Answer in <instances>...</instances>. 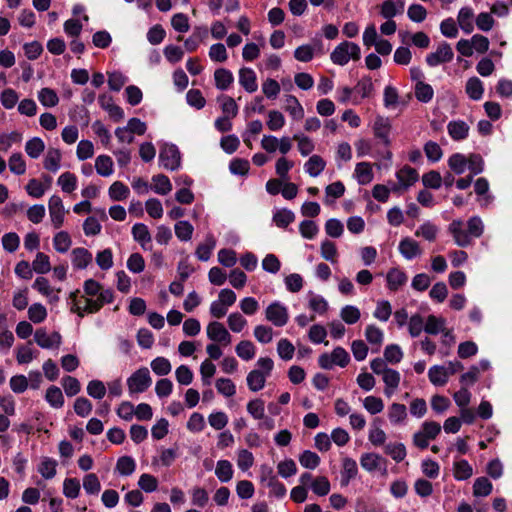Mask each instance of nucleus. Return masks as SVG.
I'll use <instances>...</instances> for the list:
<instances>
[{
    "instance_id": "obj_1",
    "label": "nucleus",
    "mask_w": 512,
    "mask_h": 512,
    "mask_svg": "<svg viewBox=\"0 0 512 512\" xmlns=\"http://www.w3.org/2000/svg\"><path fill=\"white\" fill-rule=\"evenodd\" d=\"M468 230L463 229V221L453 220L448 227L455 243L460 247H467L472 243V238H479L484 232V224L479 216H473L467 221Z\"/></svg>"
},
{
    "instance_id": "obj_2",
    "label": "nucleus",
    "mask_w": 512,
    "mask_h": 512,
    "mask_svg": "<svg viewBox=\"0 0 512 512\" xmlns=\"http://www.w3.org/2000/svg\"><path fill=\"white\" fill-rule=\"evenodd\" d=\"M257 366L258 369L250 371L246 378L248 388L253 392L260 391L264 388L266 379L273 370L274 362L269 357H260L257 360Z\"/></svg>"
},
{
    "instance_id": "obj_3",
    "label": "nucleus",
    "mask_w": 512,
    "mask_h": 512,
    "mask_svg": "<svg viewBox=\"0 0 512 512\" xmlns=\"http://www.w3.org/2000/svg\"><path fill=\"white\" fill-rule=\"evenodd\" d=\"M360 58V46L350 41L339 43L330 54L331 61L339 66H344L348 64L349 61H358Z\"/></svg>"
},
{
    "instance_id": "obj_4",
    "label": "nucleus",
    "mask_w": 512,
    "mask_h": 512,
    "mask_svg": "<svg viewBox=\"0 0 512 512\" xmlns=\"http://www.w3.org/2000/svg\"><path fill=\"white\" fill-rule=\"evenodd\" d=\"M114 295L112 290L106 289L100 295H96L92 298H85V305L83 308L76 306L73 309V313H76L79 317H84L85 314H93L98 312L104 304L113 302Z\"/></svg>"
},
{
    "instance_id": "obj_5",
    "label": "nucleus",
    "mask_w": 512,
    "mask_h": 512,
    "mask_svg": "<svg viewBox=\"0 0 512 512\" xmlns=\"http://www.w3.org/2000/svg\"><path fill=\"white\" fill-rule=\"evenodd\" d=\"M126 384L130 395L145 392L152 384L149 369L140 367L127 378Z\"/></svg>"
},
{
    "instance_id": "obj_6",
    "label": "nucleus",
    "mask_w": 512,
    "mask_h": 512,
    "mask_svg": "<svg viewBox=\"0 0 512 512\" xmlns=\"http://www.w3.org/2000/svg\"><path fill=\"white\" fill-rule=\"evenodd\" d=\"M441 432V426L435 421H425L421 425V429L413 435V444L425 449L429 445L430 440H434Z\"/></svg>"
},
{
    "instance_id": "obj_7",
    "label": "nucleus",
    "mask_w": 512,
    "mask_h": 512,
    "mask_svg": "<svg viewBox=\"0 0 512 512\" xmlns=\"http://www.w3.org/2000/svg\"><path fill=\"white\" fill-rule=\"evenodd\" d=\"M159 163L166 170H177L181 166V155L177 146L164 144L159 153Z\"/></svg>"
},
{
    "instance_id": "obj_8",
    "label": "nucleus",
    "mask_w": 512,
    "mask_h": 512,
    "mask_svg": "<svg viewBox=\"0 0 512 512\" xmlns=\"http://www.w3.org/2000/svg\"><path fill=\"white\" fill-rule=\"evenodd\" d=\"M349 361V354L342 347H336L331 354L323 353L318 359L319 366L326 370L332 369L334 365L345 367Z\"/></svg>"
},
{
    "instance_id": "obj_9",
    "label": "nucleus",
    "mask_w": 512,
    "mask_h": 512,
    "mask_svg": "<svg viewBox=\"0 0 512 512\" xmlns=\"http://www.w3.org/2000/svg\"><path fill=\"white\" fill-rule=\"evenodd\" d=\"M48 212L52 226L59 229L64 224L65 215L68 212L60 196L52 195L49 198Z\"/></svg>"
},
{
    "instance_id": "obj_10",
    "label": "nucleus",
    "mask_w": 512,
    "mask_h": 512,
    "mask_svg": "<svg viewBox=\"0 0 512 512\" xmlns=\"http://www.w3.org/2000/svg\"><path fill=\"white\" fill-rule=\"evenodd\" d=\"M265 317L276 327L286 325L289 319L287 308L277 301L268 305L265 310Z\"/></svg>"
},
{
    "instance_id": "obj_11",
    "label": "nucleus",
    "mask_w": 512,
    "mask_h": 512,
    "mask_svg": "<svg viewBox=\"0 0 512 512\" xmlns=\"http://www.w3.org/2000/svg\"><path fill=\"white\" fill-rule=\"evenodd\" d=\"M206 334L211 341L224 346L230 345L232 342L231 334L225 326L218 321H212L207 325Z\"/></svg>"
},
{
    "instance_id": "obj_12",
    "label": "nucleus",
    "mask_w": 512,
    "mask_h": 512,
    "mask_svg": "<svg viewBox=\"0 0 512 512\" xmlns=\"http://www.w3.org/2000/svg\"><path fill=\"white\" fill-rule=\"evenodd\" d=\"M396 177L398 180L397 184H393L391 186V190L393 192H398L400 190H406L410 186H412L415 182H417L419 178V174L416 169L410 166H404L396 173Z\"/></svg>"
},
{
    "instance_id": "obj_13",
    "label": "nucleus",
    "mask_w": 512,
    "mask_h": 512,
    "mask_svg": "<svg viewBox=\"0 0 512 512\" xmlns=\"http://www.w3.org/2000/svg\"><path fill=\"white\" fill-rule=\"evenodd\" d=\"M454 53L451 46L447 42H442L435 52L426 56V63L430 67H436L443 63H448L453 59Z\"/></svg>"
},
{
    "instance_id": "obj_14",
    "label": "nucleus",
    "mask_w": 512,
    "mask_h": 512,
    "mask_svg": "<svg viewBox=\"0 0 512 512\" xmlns=\"http://www.w3.org/2000/svg\"><path fill=\"white\" fill-rule=\"evenodd\" d=\"M391 127L392 126L390 120L383 116H377L373 123L372 129L374 136L379 139L385 146H389L391 144Z\"/></svg>"
},
{
    "instance_id": "obj_15",
    "label": "nucleus",
    "mask_w": 512,
    "mask_h": 512,
    "mask_svg": "<svg viewBox=\"0 0 512 512\" xmlns=\"http://www.w3.org/2000/svg\"><path fill=\"white\" fill-rule=\"evenodd\" d=\"M398 250L402 257L406 260H412L416 257H419L423 252L419 243L410 237L401 239L399 242Z\"/></svg>"
},
{
    "instance_id": "obj_16",
    "label": "nucleus",
    "mask_w": 512,
    "mask_h": 512,
    "mask_svg": "<svg viewBox=\"0 0 512 512\" xmlns=\"http://www.w3.org/2000/svg\"><path fill=\"white\" fill-rule=\"evenodd\" d=\"M35 342L44 349L58 347L61 344V335L58 332L48 334L45 329H37L34 334Z\"/></svg>"
},
{
    "instance_id": "obj_17",
    "label": "nucleus",
    "mask_w": 512,
    "mask_h": 512,
    "mask_svg": "<svg viewBox=\"0 0 512 512\" xmlns=\"http://www.w3.org/2000/svg\"><path fill=\"white\" fill-rule=\"evenodd\" d=\"M71 262L75 269H86L93 260L92 253L86 248L77 247L71 251Z\"/></svg>"
},
{
    "instance_id": "obj_18",
    "label": "nucleus",
    "mask_w": 512,
    "mask_h": 512,
    "mask_svg": "<svg viewBox=\"0 0 512 512\" xmlns=\"http://www.w3.org/2000/svg\"><path fill=\"white\" fill-rule=\"evenodd\" d=\"M239 84L248 93H254L258 89L257 76L253 69L243 67L238 73Z\"/></svg>"
},
{
    "instance_id": "obj_19",
    "label": "nucleus",
    "mask_w": 512,
    "mask_h": 512,
    "mask_svg": "<svg viewBox=\"0 0 512 512\" xmlns=\"http://www.w3.org/2000/svg\"><path fill=\"white\" fill-rule=\"evenodd\" d=\"M132 236L133 239L140 244V246L144 250L151 249V234L150 231L144 223H136L132 227Z\"/></svg>"
},
{
    "instance_id": "obj_20",
    "label": "nucleus",
    "mask_w": 512,
    "mask_h": 512,
    "mask_svg": "<svg viewBox=\"0 0 512 512\" xmlns=\"http://www.w3.org/2000/svg\"><path fill=\"white\" fill-rule=\"evenodd\" d=\"M406 273L399 268H392L387 272V287L391 291H397L407 283Z\"/></svg>"
},
{
    "instance_id": "obj_21",
    "label": "nucleus",
    "mask_w": 512,
    "mask_h": 512,
    "mask_svg": "<svg viewBox=\"0 0 512 512\" xmlns=\"http://www.w3.org/2000/svg\"><path fill=\"white\" fill-rule=\"evenodd\" d=\"M385 464L386 460L376 453H364L360 458L361 467L368 472L376 471Z\"/></svg>"
},
{
    "instance_id": "obj_22",
    "label": "nucleus",
    "mask_w": 512,
    "mask_h": 512,
    "mask_svg": "<svg viewBox=\"0 0 512 512\" xmlns=\"http://www.w3.org/2000/svg\"><path fill=\"white\" fill-rule=\"evenodd\" d=\"M383 382L385 383L384 393L387 397H390L394 394L396 389L400 384V373L394 369L388 368L382 374Z\"/></svg>"
},
{
    "instance_id": "obj_23",
    "label": "nucleus",
    "mask_w": 512,
    "mask_h": 512,
    "mask_svg": "<svg viewBox=\"0 0 512 512\" xmlns=\"http://www.w3.org/2000/svg\"><path fill=\"white\" fill-rule=\"evenodd\" d=\"M388 419L394 426L404 425L407 419V409L404 404L392 403L388 408Z\"/></svg>"
},
{
    "instance_id": "obj_24",
    "label": "nucleus",
    "mask_w": 512,
    "mask_h": 512,
    "mask_svg": "<svg viewBox=\"0 0 512 512\" xmlns=\"http://www.w3.org/2000/svg\"><path fill=\"white\" fill-rule=\"evenodd\" d=\"M326 162L319 155H312L304 164V170L311 177H318L325 169Z\"/></svg>"
},
{
    "instance_id": "obj_25",
    "label": "nucleus",
    "mask_w": 512,
    "mask_h": 512,
    "mask_svg": "<svg viewBox=\"0 0 512 512\" xmlns=\"http://www.w3.org/2000/svg\"><path fill=\"white\" fill-rule=\"evenodd\" d=\"M430 382L435 386H444L449 378V370L445 366L434 365L428 371Z\"/></svg>"
},
{
    "instance_id": "obj_26",
    "label": "nucleus",
    "mask_w": 512,
    "mask_h": 512,
    "mask_svg": "<svg viewBox=\"0 0 512 512\" xmlns=\"http://www.w3.org/2000/svg\"><path fill=\"white\" fill-rule=\"evenodd\" d=\"M474 11L471 7H462L457 15V22L460 28L467 34L474 30L473 25Z\"/></svg>"
},
{
    "instance_id": "obj_27",
    "label": "nucleus",
    "mask_w": 512,
    "mask_h": 512,
    "mask_svg": "<svg viewBox=\"0 0 512 512\" xmlns=\"http://www.w3.org/2000/svg\"><path fill=\"white\" fill-rule=\"evenodd\" d=\"M284 109L294 120H301L304 118V108L299 100L293 95H287L285 97Z\"/></svg>"
},
{
    "instance_id": "obj_28",
    "label": "nucleus",
    "mask_w": 512,
    "mask_h": 512,
    "mask_svg": "<svg viewBox=\"0 0 512 512\" xmlns=\"http://www.w3.org/2000/svg\"><path fill=\"white\" fill-rule=\"evenodd\" d=\"M474 189L477 195L482 196V198L480 199L481 206L487 207L493 202L494 197L488 193L489 182L486 178H478L475 181Z\"/></svg>"
},
{
    "instance_id": "obj_29",
    "label": "nucleus",
    "mask_w": 512,
    "mask_h": 512,
    "mask_svg": "<svg viewBox=\"0 0 512 512\" xmlns=\"http://www.w3.org/2000/svg\"><path fill=\"white\" fill-rule=\"evenodd\" d=\"M368 439L374 446H382L385 444L387 436L385 431L380 427V420L374 419L368 433Z\"/></svg>"
},
{
    "instance_id": "obj_30",
    "label": "nucleus",
    "mask_w": 512,
    "mask_h": 512,
    "mask_svg": "<svg viewBox=\"0 0 512 512\" xmlns=\"http://www.w3.org/2000/svg\"><path fill=\"white\" fill-rule=\"evenodd\" d=\"M214 81L217 89L227 90L234 81L231 71L225 68H218L214 72Z\"/></svg>"
},
{
    "instance_id": "obj_31",
    "label": "nucleus",
    "mask_w": 512,
    "mask_h": 512,
    "mask_svg": "<svg viewBox=\"0 0 512 512\" xmlns=\"http://www.w3.org/2000/svg\"><path fill=\"white\" fill-rule=\"evenodd\" d=\"M354 176L360 185L369 184L373 180V171L370 163H358L355 167Z\"/></svg>"
},
{
    "instance_id": "obj_32",
    "label": "nucleus",
    "mask_w": 512,
    "mask_h": 512,
    "mask_svg": "<svg viewBox=\"0 0 512 512\" xmlns=\"http://www.w3.org/2000/svg\"><path fill=\"white\" fill-rule=\"evenodd\" d=\"M151 190H153L158 195L169 194L172 191V184L170 179L164 174L154 175L152 177Z\"/></svg>"
},
{
    "instance_id": "obj_33",
    "label": "nucleus",
    "mask_w": 512,
    "mask_h": 512,
    "mask_svg": "<svg viewBox=\"0 0 512 512\" xmlns=\"http://www.w3.org/2000/svg\"><path fill=\"white\" fill-rule=\"evenodd\" d=\"M446 320L442 317H437L435 315H429L425 321L424 331L427 334L436 335L438 333H444Z\"/></svg>"
},
{
    "instance_id": "obj_34",
    "label": "nucleus",
    "mask_w": 512,
    "mask_h": 512,
    "mask_svg": "<svg viewBox=\"0 0 512 512\" xmlns=\"http://www.w3.org/2000/svg\"><path fill=\"white\" fill-rule=\"evenodd\" d=\"M358 473V467L355 460L345 458L342 463L341 484L346 486L351 479L355 478Z\"/></svg>"
},
{
    "instance_id": "obj_35",
    "label": "nucleus",
    "mask_w": 512,
    "mask_h": 512,
    "mask_svg": "<svg viewBox=\"0 0 512 512\" xmlns=\"http://www.w3.org/2000/svg\"><path fill=\"white\" fill-rule=\"evenodd\" d=\"M450 137L456 141L463 140L468 136L469 126L464 121H451L447 126Z\"/></svg>"
},
{
    "instance_id": "obj_36",
    "label": "nucleus",
    "mask_w": 512,
    "mask_h": 512,
    "mask_svg": "<svg viewBox=\"0 0 512 512\" xmlns=\"http://www.w3.org/2000/svg\"><path fill=\"white\" fill-rule=\"evenodd\" d=\"M404 10V2L398 0L394 2L393 0H386L381 5V15L386 19H391L399 13H402Z\"/></svg>"
},
{
    "instance_id": "obj_37",
    "label": "nucleus",
    "mask_w": 512,
    "mask_h": 512,
    "mask_svg": "<svg viewBox=\"0 0 512 512\" xmlns=\"http://www.w3.org/2000/svg\"><path fill=\"white\" fill-rule=\"evenodd\" d=\"M45 400L47 403L55 409H60L64 405V396L61 389L57 386H50L46 390Z\"/></svg>"
},
{
    "instance_id": "obj_38",
    "label": "nucleus",
    "mask_w": 512,
    "mask_h": 512,
    "mask_svg": "<svg viewBox=\"0 0 512 512\" xmlns=\"http://www.w3.org/2000/svg\"><path fill=\"white\" fill-rule=\"evenodd\" d=\"M61 152L58 149L50 148L44 158V168L51 172H57L60 169Z\"/></svg>"
},
{
    "instance_id": "obj_39",
    "label": "nucleus",
    "mask_w": 512,
    "mask_h": 512,
    "mask_svg": "<svg viewBox=\"0 0 512 512\" xmlns=\"http://www.w3.org/2000/svg\"><path fill=\"white\" fill-rule=\"evenodd\" d=\"M453 474L458 481L467 480L473 475V468L467 460L462 459L454 463Z\"/></svg>"
},
{
    "instance_id": "obj_40",
    "label": "nucleus",
    "mask_w": 512,
    "mask_h": 512,
    "mask_svg": "<svg viewBox=\"0 0 512 512\" xmlns=\"http://www.w3.org/2000/svg\"><path fill=\"white\" fill-rule=\"evenodd\" d=\"M439 228L430 221L421 224L415 231L416 237H422L427 241H434L438 235Z\"/></svg>"
},
{
    "instance_id": "obj_41",
    "label": "nucleus",
    "mask_w": 512,
    "mask_h": 512,
    "mask_svg": "<svg viewBox=\"0 0 512 512\" xmlns=\"http://www.w3.org/2000/svg\"><path fill=\"white\" fill-rule=\"evenodd\" d=\"M233 466L228 460H219L216 464L215 475L220 482H229L233 477Z\"/></svg>"
},
{
    "instance_id": "obj_42",
    "label": "nucleus",
    "mask_w": 512,
    "mask_h": 512,
    "mask_svg": "<svg viewBox=\"0 0 512 512\" xmlns=\"http://www.w3.org/2000/svg\"><path fill=\"white\" fill-rule=\"evenodd\" d=\"M96 172L103 177H109L113 174V161L110 156L100 155L95 160Z\"/></svg>"
},
{
    "instance_id": "obj_43",
    "label": "nucleus",
    "mask_w": 512,
    "mask_h": 512,
    "mask_svg": "<svg viewBox=\"0 0 512 512\" xmlns=\"http://www.w3.org/2000/svg\"><path fill=\"white\" fill-rule=\"evenodd\" d=\"M56 467V460L49 457H43L38 465V472L41 474L43 478L52 479L56 475Z\"/></svg>"
},
{
    "instance_id": "obj_44",
    "label": "nucleus",
    "mask_w": 512,
    "mask_h": 512,
    "mask_svg": "<svg viewBox=\"0 0 512 512\" xmlns=\"http://www.w3.org/2000/svg\"><path fill=\"white\" fill-rule=\"evenodd\" d=\"M136 469V462L130 456H122L116 462L115 470L121 476H129L134 473Z\"/></svg>"
},
{
    "instance_id": "obj_45",
    "label": "nucleus",
    "mask_w": 512,
    "mask_h": 512,
    "mask_svg": "<svg viewBox=\"0 0 512 512\" xmlns=\"http://www.w3.org/2000/svg\"><path fill=\"white\" fill-rule=\"evenodd\" d=\"M484 88L482 81L477 77H471L466 83V93L473 100H480L483 96Z\"/></svg>"
},
{
    "instance_id": "obj_46",
    "label": "nucleus",
    "mask_w": 512,
    "mask_h": 512,
    "mask_svg": "<svg viewBox=\"0 0 512 512\" xmlns=\"http://www.w3.org/2000/svg\"><path fill=\"white\" fill-rule=\"evenodd\" d=\"M108 194L113 201H122L128 198L130 190L124 183L115 181L109 187Z\"/></svg>"
},
{
    "instance_id": "obj_47",
    "label": "nucleus",
    "mask_w": 512,
    "mask_h": 512,
    "mask_svg": "<svg viewBox=\"0 0 512 512\" xmlns=\"http://www.w3.org/2000/svg\"><path fill=\"white\" fill-rule=\"evenodd\" d=\"M384 452L394 461L401 462L407 455L406 447L403 443H388L384 446Z\"/></svg>"
},
{
    "instance_id": "obj_48",
    "label": "nucleus",
    "mask_w": 512,
    "mask_h": 512,
    "mask_svg": "<svg viewBox=\"0 0 512 512\" xmlns=\"http://www.w3.org/2000/svg\"><path fill=\"white\" fill-rule=\"evenodd\" d=\"M45 150V143L39 137H33L25 144V152L33 159H37Z\"/></svg>"
},
{
    "instance_id": "obj_49",
    "label": "nucleus",
    "mask_w": 512,
    "mask_h": 512,
    "mask_svg": "<svg viewBox=\"0 0 512 512\" xmlns=\"http://www.w3.org/2000/svg\"><path fill=\"white\" fill-rule=\"evenodd\" d=\"M310 489L315 495L323 497L329 494L331 485L327 477L318 476L311 482Z\"/></svg>"
},
{
    "instance_id": "obj_50",
    "label": "nucleus",
    "mask_w": 512,
    "mask_h": 512,
    "mask_svg": "<svg viewBox=\"0 0 512 512\" xmlns=\"http://www.w3.org/2000/svg\"><path fill=\"white\" fill-rule=\"evenodd\" d=\"M216 246V241L213 236L209 235L206 237L205 242L199 244L196 249V256L201 261L209 260L213 249Z\"/></svg>"
},
{
    "instance_id": "obj_51",
    "label": "nucleus",
    "mask_w": 512,
    "mask_h": 512,
    "mask_svg": "<svg viewBox=\"0 0 512 512\" xmlns=\"http://www.w3.org/2000/svg\"><path fill=\"white\" fill-rule=\"evenodd\" d=\"M57 184L64 193H72L77 188V177L71 172H64L58 177Z\"/></svg>"
},
{
    "instance_id": "obj_52",
    "label": "nucleus",
    "mask_w": 512,
    "mask_h": 512,
    "mask_svg": "<svg viewBox=\"0 0 512 512\" xmlns=\"http://www.w3.org/2000/svg\"><path fill=\"white\" fill-rule=\"evenodd\" d=\"M150 367L152 371L158 376H166L172 370L170 361L167 358L161 356L154 358L150 363Z\"/></svg>"
},
{
    "instance_id": "obj_53",
    "label": "nucleus",
    "mask_w": 512,
    "mask_h": 512,
    "mask_svg": "<svg viewBox=\"0 0 512 512\" xmlns=\"http://www.w3.org/2000/svg\"><path fill=\"white\" fill-rule=\"evenodd\" d=\"M72 245L70 235L66 231H60L53 238V246L59 253H66Z\"/></svg>"
},
{
    "instance_id": "obj_54",
    "label": "nucleus",
    "mask_w": 512,
    "mask_h": 512,
    "mask_svg": "<svg viewBox=\"0 0 512 512\" xmlns=\"http://www.w3.org/2000/svg\"><path fill=\"white\" fill-rule=\"evenodd\" d=\"M321 257L331 263L337 262L338 251L334 242L325 239L320 245Z\"/></svg>"
},
{
    "instance_id": "obj_55",
    "label": "nucleus",
    "mask_w": 512,
    "mask_h": 512,
    "mask_svg": "<svg viewBox=\"0 0 512 512\" xmlns=\"http://www.w3.org/2000/svg\"><path fill=\"white\" fill-rule=\"evenodd\" d=\"M218 101L221 103L223 116L230 118H235L237 116L238 105L232 97L223 95L218 98Z\"/></svg>"
},
{
    "instance_id": "obj_56",
    "label": "nucleus",
    "mask_w": 512,
    "mask_h": 512,
    "mask_svg": "<svg viewBox=\"0 0 512 512\" xmlns=\"http://www.w3.org/2000/svg\"><path fill=\"white\" fill-rule=\"evenodd\" d=\"M345 192V186L341 181H336L329 184L325 189V200L326 204H331L334 199H338L343 196Z\"/></svg>"
},
{
    "instance_id": "obj_57",
    "label": "nucleus",
    "mask_w": 512,
    "mask_h": 512,
    "mask_svg": "<svg viewBox=\"0 0 512 512\" xmlns=\"http://www.w3.org/2000/svg\"><path fill=\"white\" fill-rule=\"evenodd\" d=\"M293 139L297 142L298 150L302 156H308L315 149L314 142L304 134H294Z\"/></svg>"
},
{
    "instance_id": "obj_58",
    "label": "nucleus",
    "mask_w": 512,
    "mask_h": 512,
    "mask_svg": "<svg viewBox=\"0 0 512 512\" xmlns=\"http://www.w3.org/2000/svg\"><path fill=\"white\" fill-rule=\"evenodd\" d=\"M238 357L245 361H249L254 358L256 349L254 344L249 340H243L239 342L235 348Z\"/></svg>"
},
{
    "instance_id": "obj_59",
    "label": "nucleus",
    "mask_w": 512,
    "mask_h": 512,
    "mask_svg": "<svg viewBox=\"0 0 512 512\" xmlns=\"http://www.w3.org/2000/svg\"><path fill=\"white\" fill-rule=\"evenodd\" d=\"M267 117L266 125L271 131H278L282 129L286 123L284 115L278 110H270Z\"/></svg>"
},
{
    "instance_id": "obj_60",
    "label": "nucleus",
    "mask_w": 512,
    "mask_h": 512,
    "mask_svg": "<svg viewBox=\"0 0 512 512\" xmlns=\"http://www.w3.org/2000/svg\"><path fill=\"white\" fill-rule=\"evenodd\" d=\"M493 489L492 483L486 477H479L474 481L473 494L476 497H486Z\"/></svg>"
},
{
    "instance_id": "obj_61",
    "label": "nucleus",
    "mask_w": 512,
    "mask_h": 512,
    "mask_svg": "<svg viewBox=\"0 0 512 512\" xmlns=\"http://www.w3.org/2000/svg\"><path fill=\"white\" fill-rule=\"evenodd\" d=\"M175 235L180 241H189L192 238L194 227L188 221H178L175 226Z\"/></svg>"
},
{
    "instance_id": "obj_62",
    "label": "nucleus",
    "mask_w": 512,
    "mask_h": 512,
    "mask_svg": "<svg viewBox=\"0 0 512 512\" xmlns=\"http://www.w3.org/2000/svg\"><path fill=\"white\" fill-rule=\"evenodd\" d=\"M47 314V309L40 303H34L28 308V318L35 324L45 321Z\"/></svg>"
},
{
    "instance_id": "obj_63",
    "label": "nucleus",
    "mask_w": 512,
    "mask_h": 512,
    "mask_svg": "<svg viewBox=\"0 0 512 512\" xmlns=\"http://www.w3.org/2000/svg\"><path fill=\"white\" fill-rule=\"evenodd\" d=\"M448 166L453 172L460 175L467 168V158L461 153L452 154L448 159Z\"/></svg>"
},
{
    "instance_id": "obj_64",
    "label": "nucleus",
    "mask_w": 512,
    "mask_h": 512,
    "mask_svg": "<svg viewBox=\"0 0 512 512\" xmlns=\"http://www.w3.org/2000/svg\"><path fill=\"white\" fill-rule=\"evenodd\" d=\"M363 407L371 415H376L383 411L384 402L380 397L371 395L364 398Z\"/></svg>"
}]
</instances>
